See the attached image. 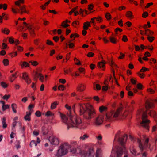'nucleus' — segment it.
<instances>
[{"instance_id":"nucleus-1","label":"nucleus","mask_w":157,"mask_h":157,"mask_svg":"<svg viewBox=\"0 0 157 157\" xmlns=\"http://www.w3.org/2000/svg\"><path fill=\"white\" fill-rule=\"evenodd\" d=\"M127 138L126 134L121 135L120 131L117 132L115 136L110 157H114L113 154L115 153L116 157H128L127 151L124 146Z\"/></svg>"},{"instance_id":"nucleus-2","label":"nucleus","mask_w":157,"mask_h":157,"mask_svg":"<svg viewBox=\"0 0 157 157\" xmlns=\"http://www.w3.org/2000/svg\"><path fill=\"white\" fill-rule=\"evenodd\" d=\"M60 115L62 122L67 125L68 129L70 127L77 128L80 129H85L87 127V124L82 121L81 118L76 116L75 112L69 117V120L65 114L60 113Z\"/></svg>"},{"instance_id":"nucleus-3","label":"nucleus","mask_w":157,"mask_h":157,"mask_svg":"<svg viewBox=\"0 0 157 157\" xmlns=\"http://www.w3.org/2000/svg\"><path fill=\"white\" fill-rule=\"evenodd\" d=\"M154 104L151 101H146L145 104V107L146 109L145 112H144L142 117V121L140 124L141 126L146 129H148L150 121L147 119L148 113L150 116L156 118L157 117L156 113L153 110H149L148 109L152 108L154 107Z\"/></svg>"},{"instance_id":"nucleus-4","label":"nucleus","mask_w":157,"mask_h":157,"mask_svg":"<svg viewBox=\"0 0 157 157\" xmlns=\"http://www.w3.org/2000/svg\"><path fill=\"white\" fill-rule=\"evenodd\" d=\"M79 112L81 115H83V117L87 119H90L94 117L95 113L92 105L89 103H79L78 105Z\"/></svg>"},{"instance_id":"nucleus-5","label":"nucleus","mask_w":157,"mask_h":157,"mask_svg":"<svg viewBox=\"0 0 157 157\" xmlns=\"http://www.w3.org/2000/svg\"><path fill=\"white\" fill-rule=\"evenodd\" d=\"M122 109V107H120L116 111H112L110 112L107 113L106 120L109 121H112L117 119Z\"/></svg>"},{"instance_id":"nucleus-6","label":"nucleus","mask_w":157,"mask_h":157,"mask_svg":"<svg viewBox=\"0 0 157 157\" xmlns=\"http://www.w3.org/2000/svg\"><path fill=\"white\" fill-rule=\"evenodd\" d=\"M70 147V145L67 142H65L61 145L59 147L56 156L60 157L66 154L68 152V149Z\"/></svg>"},{"instance_id":"nucleus-7","label":"nucleus","mask_w":157,"mask_h":157,"mask_svg":"<svg viewBox=\"0 0 157 157\" xmlns=\"http://www.w3.org/2000/svg\"><path fill=\"white\" fill-rule=\"evenodd\" d=\"M149 139L146 138L144 140V144H143L141 140L139 138L137 139V142L138 144V146L141 152L143 151L144 149L147 148H148L150 150H151V144L149 143Z\"/></svg>"},{"instance_id":"nucleus-8","label":"nucleus","mask_w":157,"mask_h":157,"mask_svg":"<svg viewBox=\"0 0 157 157\" xmlns=\"http://www.w3.org/2000/svg\"><path fill=\"white\" fill-rule=\"evenodd\" d=\"M48 140L51 144L52 145L57 146L58 145L59 143V139L54 136H50L48 138Z\"/></svg>"},{"instance_id":"nucleus-9","label":"nucleus","mask_w":157,"mask_h":157,"mask_svg":"<svg viewBox=\"0 0 157 157\" xmlns=\"http://www.w3.org/2000/svg\"><path fill=\"white\" fill-rule=\"evenodd\" d=\"M104 116L102 115H100L98 116L95 119L94 124L96 125H100L103 123Z\"/></svg>"},{"instance_id":"nucleus-10","label":"nucleus","mask_w":157,"mask_h":157,"mask_svg":"<svg viewBox=\"0 0 157 157\" xmlns=\"http://www.w3.org/2000/svg\"><path fill=\"white\" fill-rule=\"evenodd\" d=\"M22 78L28 84L31 83V80L27 73L24 72L23 73Z\"/></svg>"},{"instance_id":"nucleus-11","label":"nucleus","mask_w":157,"mask_h":157,"mask_svg":"<svg viewBox=\"0 0 157 157\" xmlns=\"http://www.w3.org/2000/svg\"><path fill=\"white\" fill-rule=\"evenodd\" d=\"M86 89L85 85L83 84L80 83L78 85L76 88L77 90L80 92L84 91Z\"/></svg>"},{"instance_id":"nucleus-12","label":"nucleus","mask_w":157,"mask_h":157,"mask_svg":"<svg viewBox=\"0 0 157 157\" xmlns=\"http://www.w3.org/2000/svg\"><path fill=\"white\" fill-rule=\"evenodd\" d=\"M32 113V110H30V111L26 112V115L24 117V119L26 121H30L31 120L30 116Z\"/></svg>"},{"instance_id":"nucleus-13","label":"nucleus","mask_w":157,"mask_h":157,"mask_svg":"<svg viewBox=\"0 0 157 157\" xmlns=\"http://www.w3.org/2000/svg\"><path fill=\"white\" fill-rule=\"evenodd\" d=\"M27 28L29 30L30 34L33 37L35 35L34 28L32 25H29L27 26Z\"/></svg>"},{"instance_id":"nucleus-14","label":"nucleus","mask_w":157,"mask_h":157,"mask_svg":"<svg viewBox=\"0 0 157 157\" xmlns=\"http://www.w3.org/2000/svg\"><path fill=\"white\" fill-rule=\"evenodd\" d=\"M102 151L101 149L99 148H97L96 152V157H102Z\"/></svg>"},{"instance_id":"nucleus-15","label":"nucleus","mask_w":157,"mask_h":157,"mask_svg":"<svg viewBox=\"0 0 157 157\" xmlns=\"http://www.w3.org/2000/svg\"><path fill=\"white\" fill-rule=\"evenodd\" d=\"M130 152L134 155H139L136 150L135 147L133 146H131L130 148Z\"/></svg>"},{"instance_id":"nucleus-16","label":"nucleus","mask_w":157,"mask_h":157,"mask_svg":"<svg viewBox=\"0 0 157 157\" xmlns=\"http://www.w3.org/2000/svg\"><path fill=\"white\" fill-rule=\"evenodd\" d=\"M65 108L68 110V111L67 112V115L68 117L71 116L73 114L74 111L72 112L71 111V108L70 106L66 104L65 105Z\"/></svg>"},{"instance_id":"nucleus-17","label":"nucleus","mask_w":157,"mask_h":157,"mask_svg":"<svg viewBox=\"0 0 157 157\" xmlns=\"http://www.w3.org/2000/svg\"><path fill=\"white\" fill-rule=\"evenodd\" d=\"M39 77V80L41 82H43L44 80V77L43 75L40 73H36L35 79H36V78Z\"/></svg>"},{"instance_id":"nucleus-18","label":"nucleus","mask_w":157,"mask_h":157,"mask_svg":"<svg viewBox=\"0 0 157 157\" xmlns=\"http://www.w3.org/2000/svg\"><path fill=\"white\" fill-rule=\"evenodd\" d=\"M89 137V135L86 133L82 135L79 137V140L81 141H84Z\"/></svg>"},{"instance_id":"nucleus-19","label":"nucleus","mask_w":157,"mask_h":157,"mask_svg":"<svg viewBox=\"0 0 157 157\" xmlns=\"http://www.w3.org/2000/svg\"><path fill=\"white\" fill-rule=\"evenodd\" d=\"M20 10H21L20 13L21 14H22L24 13H29V11L26 10L25 6L20 7Z\"/></svg>"},{"instance_id":"nucleus-20","label":"nucleus","mask_w":157,"mask_h":157,"mask_svg":"<svg viewBox=\"0 0 157 157\" xmlns=\"http://www.w3.org/2000/svg\"><path fill=\"white\" fill-rule=\"evenodd\" d=\"M71 151L72 153H78L80 152V150L78 147H74L71 149Z\"/></svg>"},{"instance_id":"nucleus-21","label":"nucleus","mask_w":157,"mask_h":157,"mask_svg":"<svg viewBox=\"0 0 157 157\" xmlns=\"http://www.w3.org/2000/svg\"><path fill=\"white\" fill-rule=\"evenodd\" d=\"M106 63V62L104 60L102 61V62H100L98 63V67H104L105 66V64Z\"/></svg>"},{"instance_id":"nucleus-22","label":"nucleus","mask_w":157,"mask_h":157,"mask_svg":"<svg viewBox=\"0 0 157 157\" xmlns=\"http://www.w3.org/2000/svg\"><path fill=\"white\" fill-rule=\"evenodd\" d=\"M154 34V32L149 30V29H146L145 30V35L147 36H152Z\"/></svg>"},{"instance_id":"nucleus-23","label":"nucleus","mask_w":157,"mask_h":157,"mask_svg":"<svg viewBox=\"0 0 157 157\" xmlns=\"http://www.w3.org/2000/svg\"><path fill=\"white\" fill-rule=\"evenodd\" d=\"M102 136L99 134L95 136V138L97 140V141H102Z\"/></svg>"},{"instance_id":"nucleus-24","label":"nucleus","mask_w":157,"mask_h":157,"mask_svg":"<svg viewBox=\"0 0 157 157\" xmlns=\"http://www.w3.org/2000/svg\"><path fill=\"white\" fill-rule=\"evenodd\" d=\"M78 145V143L76 141L73 140L71 141L70 142V147L71 146L74 147L75 146H77Z\"/></svg>"},{"instance_id":"nucleus-25","label":"nucleus","mask_w":157,"mask_h":157,"mask_svg":"<svg viewBox=\"0 0 157 157\" xmlns=\"http://www.w3.org/2000/svg\"><path fill=\"white\" fill-rule=\"evenodd\" d=\"M89 155L90 157H93L94 155V149L93 148L90 149L89 152Z\"/></svg>"},{"instance_id":"nucleus-26","label":"nucleus","mask_w":157,"mask_h":157,"mask_svg":"<svg viewBox=\"0 0 157 157\" xmlns=\"http://www.w3.org/2000/svg\"><path fill=\"white\" fill-rule=\"evenodd\" d=\"M97 144L100 147H105V144L102 141H97Z\"/></svg>"},{"instance_id":"nucleus-27","label":"nucleus","mask_w":157,"mask_h":157,"mask_svg":"<svg viewBox=\"0 0 157 157\" xmlns=\"http://www.w3.org/2000/svg\"><path fill=\"white\" fill-rule=\"evenodd\" d=\"M17 106L16 104L15 103H13L12 104L11 107L12 108L13 112L14 113H16L17 112V111L16 110V109L17 108Z\"/></svg>"},{"instance_id":"nucleus-28","label":"nucleus","mask_w":157,"mask_h":157,"mask_svg":"<svg viewBox=\"0 0 157 157\" xmlns=\"http://www.w3.org/2000/svg\"><path fill=\"white\" fill-rule=\"evenodd\" d=\"M2 32L8 35L9 33L10 30L6 28H2Z\"/></svg>"},{"instance_id":"nucleus-29","label":"nucleus","mask_w":157,"mask_h":157,"mask_svg":"<svg viewBox=\"0 0 157 157\" xmlns=\"http://www.w3.org/2000/svg\"><path fill=\"white\" fill-rule=\"evenodd\" d=\"M7 5L6 4H0V9H3L4 10L7 9Z\"/></svg>"},{"instance_id":"nucleus-30","label":"nucleus","mask_w":157,"mask_h":157,"mask_svg":"<svg viewBox=\"0 0 157 157\" xmlns=\"http://www.w3.org/2000/svg\"><path fill=\"white\" fill-rule=\"evenodd\" d=\"M58 104V103L56 101H55L52 103L51 108L52 109H55L56 107V105Z\"/></svg>"},{"instance_id":"nucleus-31","label":"nucleus","mask_w":157,"mask_h":157,"mask_svg":"<svg viewBox=\"0 0 157 157\" xmlns=\"http://www.w3.org/2000/svg\"><path fill=\"white\" fill-rule=\"evenodd\" d=\"M107 110V108L104 106H101L99 107V110L100 112H102L103 111H105Z\"/></svg>"},{"instance_id":"nucleus-32","label":"nucleus","mask_w":157,"mask_h":157,"mask_svg":"<svg viewBox=\"0 0 157 157\" xmlns=\"http://www.w3.org/2000/svg\"><path fill=\"white\" fill-rule=\"evenodd\" d=\"M54 115V113L49 111H48L45 114V116L47 117L52 116Z\"/></svg>"},{"instance_id":"nucleus-33","label":"nucleus","mask_w":157,"mask_h":157,"mask_svg":"<svg viewBox=\"0 0 157 157\" xmlns=\"http://www.w3.org/2000/svg\"><path fill=\"white\" fill-rule=\"evenodd\" d=\"M16 78V74H14L12 75L11 76H10L9 78V79L10 81L12 82Z\"/></svg>"},{"instance_id":"nucleus-34","label":"nucleus","mask_w":157,"mask_h":157,"mask_svg":"<svg viewBox=\"0 0 157 157\" xmlns=\"http://www.w3.org/2000/svg\"><path fill=\"white\" fill-rule=\"evenodd\" d=\"M69 25L67 24L66 21H63L61 24V26L64 28H66L68 27Z\"/></svg>"},{"instance_id":"nucleus-35","label":"nucleus","mask_w":157,"mask_h":157,"mask_svg":"<svg viewBox=\"0 0 157 157\" xmlns=\"http://www.w3.org/2000/svg\"><path fill=\"white\" fill-rule=\"evenodd\" d=\"M51 1V0H49L44 5L41 6L40 7L43 10H44L45 9L46 6L48 5Z\"/></svg>"},{"instance_id":"nucleus-36","label":"nucleus","mask_w":157,"mask_h":157,"mask_svg":"<svg viewBox=\"0 0 157 157\" xmlns=\"http://www.w3.org/2000/svg\"><path fill=\"white\" fill-rule=\"evenodd\" d=\"M6 119L5 117H3L2 119V123L3 124V127L4 128H6L7 127V124L6 122Z\"/></svg>"},{"instance_id":"nucleus-37","label":"nucleus","mask_w":157,"mask_h":157,"mask_svg":"<svg viewBox=\"0 0 157 157\" xmlns=\"http://www.w3.org/2000/svg\"><path fill=\"white\" fill-rule=\"evenodd\" d=\"M126 16L130 18L132 16V13L130 11H128L127 12L126 14Z\"/></svg>"},{"instance_id":"nucleus-38","label":"nucleus","mask_w":157,"mask_h":157,"mask_svg":"<svg viewBox=\"0 0 157 157\" xmlns=\"http://www.w3.org/2000/svg\"><path fill=\"white\" fill-rule=\"evenodd\" d=\"M30 145L31 147H33L36 146L37 144L35 141L33 140L30 142Z\"/></svg>"},{"instance_id":"nucleus-39","label":"nucleus","mask_w":157,"mask_h":157,"mask_svg":"<svg viewBox=\"0 0 157 157\" xmlns=\"http://www.w3.org/2000/svg\"><path fill=\"white\" fill-rule=\"evenodd\" d=\"M105 16L106 18L108 20H109L111 18V15L109 13H107Z\"/></svg>"},{"instance_id":"nucleus-40","label":"nucleus","mask_w":157,"mask_h":157,"mask_svg":"<svg viewBox=\"0 0 157 157\" xmlns=\"http://www.w3.org/2000/svg\"><path fill=\"white\" fill-rule=\"evenodd\" d=\"M22 67H28L29 66V65L28 63L25 62H24L21 65Z\"/></svg>"},{"instance_id":"nucleus-41","label":"nucleus","mask_w":157,"mask_h":157,"mask_svg":"<svg viewBox=\"0 0 157 157\" xmlns=\"http://www.w3.org/2000/svg\"><path fill=\"white\" fill-rule=\"evenodd\" d=\"M1 85L4 88H6L8 86V85L4 82H2L1 83Z\"/></svg>"},{"instance_id":"nucleus-42","label":"nucleus","mask_w":157,"mask_h":157,"mask_svg":"<svg viewBox=\"0 0 157 157\" xmlns=\"http://www.w3.org/2000/svg\"><path fill=\"white\" fill-rule=\"evenodd\" d=\"M9 106L8 105H4L2 106V110L3 111H4L6 109L9 108Z\"/></svg>"},{"instance_id":"nucleus-43","label":"nucleus","mask_w":157,"mask_h":157,"mask_svg":"<svg viewBox=\"0 0 157 157\" xmlns=\"http://www.w3.org/2000/svg\"><path fill=\"white\" fill-rule=\"evenodd\" d=\"M3 63L5 66H7L9 64L8 60L6 59H4L3 61Z\"/></svg>"},{"instance_id":"nucleus-44","label":"nucleus","mask_w":157,"mask_h":157,"mask_svg":"<svg viewBox=\"0 0 157 157\" xmlns=\"http://www.w3.org/2000/svg\"><path fill=\"white\" fill-rule=\"evenodd\" d=\"M109 39L111 42L114 44L116 43V40L114 38L111 37L109 38Z\"/></svg>"},{"instance_id":"nucleus-45","label":"nucleus","mask_w":157,"mask_h":157,"mask_svg":"<svg viewBox=\"0 0 157 157\" xmlns=\"http://www.w3.org/2000/svg\"><path fill=\"white\" fill-rule=\"evenodd\" d=\"M79 36V35L76 33L72 34L70 36V38H72L73 37L75 38L76 37H78Z\"/></svg>"},{"instance_id":"nucleus-46","label":"nucleus","mask_w":157,"mask_h":157,"mask_svg":"<svg viewBox=\"0 0 157 157\" xmlns=\"http://www.w3.org/2000/svg\"><path fill=\"white\" fill-rule=\"evenodd\" d=\"M10 97V94L5 95L3 96L2 98L4 100H7Z\"/></svg>"},{"instance_id":"nucleus-47","label":"nucleus","mask_w":157,"mask_h":157,"mask_svg":"<svg viewBox=\"0 0 157 157\" xmlns=\"http://www.w3.org/2000/svg\"><path fill=\"white\" fill-rule=\"evenodd\" d=\"M12 11L14 13H17V10H18V12H19V10L17 8H14L13 7L12 8Z\"/></svg>"},{"instance_id":"nucleus-48","label":"nucleus","mask_w":157,"mask_h":157,"mask_svg":"<svg viewBox=\"0 0 157 157\" xmlns=\"http://www.w3.org/2000/svg\"><path fill=\"white\" fill-rule=\"evenodd\" d=\"M30 63H31L34 66H36L38 64V63L36 61H30Z\"/></svg>"},{"instance_id":"nucleus-49","label":"nucleus","mask_w":157,"mask_h":157,"mask_svg":"<svg viewBox=\"0 0 157 157\" xmlns=\"http://www.w3.org/2000/svg\"><path fill=\"white\" fill-rule=\"evenodd\" d=\"M122 40L124 42H126L128 40V38H127V36L125 35H124L123 36V37L122 38Z\"/></svg>"},{"instance_id":"nucleus-50","label":"nucleus","mask_w":157,"mask_h":157,"mask_svg":"<svg viewBox=\"0 0 157 157\" xmlns=\"http://www.w3.org/2000/svg\"><path fill=\"white\" fill-rule=\"evenodd\" d=\"M147 39L150 42H151L154 40V37L153 36H148Z\"/></svg>"},{"instance_id":"nucleus-51","label":"nucleus","mask_w":157,"mask_h":157,"mask_svg":"<svg viewBox=\"0 0 157 157\" xmlns=\"http://www.w3.org/2000/svg\"><path fill=\"white\" fill-rule=\"evenodd\" d=\"M148 15V13L147 12H144L142 14V17L144 18L147 17Z\"/></svg>"},{"instance_id":"nucleus-52","label":"nucleus","mask_w":157,"mask_h":157,"mask_svg":"<svg viewBox=\"0 0 157 157\" xmlns=\"http://www.w3.org/2000/svg\"><path fill=\"white\" fill-rule=\"evenodd\" d=\"M79 24L78 21H75L72 24V25L74 27H76V25H78Z\"/></svg>"},{"instance_id":"nucleus-53","label":"nucleus","mask_w":157,"mask_h":157,"mask_svg":"<svg viewBox=\"0 0 157 157\" xmlns=\"http://www.w3.org/2000/svg\"><path fill=\"white\" fill-rule=\"evenodd\" d=\"M35 114L36 116L38 117H40L41 116V113L40 111H37L36 112Z\"/></svg>"},{"instance_id":"nucleus-54","label":"nucleus","mask_w":157,"mask_h":157,"mask_svg":"<svg viewBox=\"0 0 157 157\" xmlns=\"http://www.w3.org/2000/svg\"><path fill=\"white\" fill-rule=\"evenodd\" d=\"M147 90L148 92L151 94H154L155 93L154 90L153 89L151 88L147 89Z\"/></svg>"},{"instance_id":"nucleus-55","label":"nucleus","mask_w":157,"mask_h":157,"mask_svg":"<svg viewBox=\"0 0 157 157\" xmlns=\"http://www.w3.org/2000/svg\"><path fill=\"white\" fill-rule=\"evenodd\" d=\"M138 75L141 78H144V73H141L140 72H138L137 73Z\"/></svg>"},{"instance_id":"nucleus-56","label":"nucleus","mask_w":157,"mask_h":157,"mask_svg":"<svg viewBox=\"0 0 157 157\" xmlns=\"http://www.w3.org/2000/svg\"><path fill=\"white\" fill-rule=\"evenodd\" d=\"M34 105H33V104L30 105L28 108V109L29 110V111H30L31 110H32V112H33V109H32L31 108H34Z\"/></svg>"},{"instance_id":"nucleus-57","label":"nucleus","mask_w":157,"mask_h":157,"mask_svg":"<svg viewBox=\"0 0 157 157\" xmlns=\"http://www.w3.org/2000/svg\"><path fill=\"white\" fill-rule=\"evenodd\" d=\"M74 61H76V62L78 61V62L75 63V64H76L77 65H80L81 64V63H80V61L78 59H77L76 58H75H75H74Z\"/></svg>"},{"instance_id":"nucleus-58","label":"nucleus","mask_w":157,"mask_h":157,"mask_svg":"<svg viewBox=\"0 0 157 157\" xmlns=\"http://www.w3.org/2000/svg\"><path fill=\"white\" fill-rule=\"evenodd\" d=\"M69 44L68 45L69 47L70 48H73L74 47V44L73 43H71L70 42H69Z\"/></svg>"},{"instance_id":"nucleus-59","label":"nucleus","mask_w":157,"mask_h":157,"mask_svg":"<svg viewBox=\"0 0 157 157\" xmlns=\"http://www.w3.org/2000/svg\"><path fill=\"white\" fill-rule=\"evenodd\" d=\"M33 133L34 135H35L36 136L39 134V131L38 130H34L33 132Z\"/></svg>"},{"instance_id":"nucleus-60","label":"nucleus","mask_w":157,"mask_h":157,"mask_svg":"<svg viewBox=\"0 0 157 157\" xmlns=\"http://www.w3.org/2000/svg\"><path fill=\"white\" fill-rule=\"evenodd\" d=\"M10 55L12 57H13L16 56L17 55V53L16 52H15L10 53Z\"/></svg>"},{"instance_id":"nucleus-61","label":"nucleus","mask_w":157,"mask_h":157,"mask_svg":"<svg viewBox=\"0 0 157 157\" xmlns=\"http://www.w3.org/2000/svg\"><path fill=\"white\" fill-rule=\"evenodd\" d=\"M78 70L80 73H85V70L84 68H79L78 69Z\"/></svg>"},{"instance_id":"nucleus-62","label":"nucleus","mask_w":157,"mask_h":157,"mask_svg":"<svg viewBox=\"0 0 157 157\" xmlns=\"http://www.w3.org/2000/svg\"><path fill=\"white\" fill-rule=\"evenodd\" d=\"M94 54L92 52H90L87 54V56L89 57H92L93 56Z\"/></svg>"},{"instance_id":"nucleus-63","label":"nucleus","mask_w":157,"mask_h":157,"mask_svg":"<svg viewBox=\"0 0 157 157\" xmlns=\"http://www.w3.org/2000/svg\"><path fill=\"white\" fill-rule=\"evenodd\" d=\"M108 87L107 86L105 85V86H104L102 87V90L103 91H106L108 89Z\"/></svg>"},{"instance_id":"nucleus-64","label":"nucleus","mask_w":157,"mask_h":157,"mask_svg":"<svg viewBox=\"0 0 157 157\" xmlns=\"http://www.w3.org/2000/svg\"><path fill=\"white\" fill-rule=\"evenodd\" d=\"M9 41L10 43L12 44L14 42V39L12 37H10L9 39Z\"/></svg>"}]
</instances>
